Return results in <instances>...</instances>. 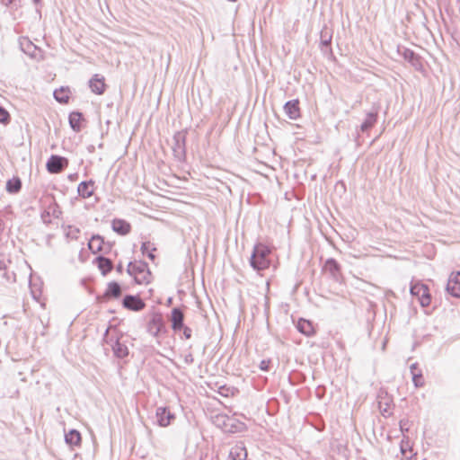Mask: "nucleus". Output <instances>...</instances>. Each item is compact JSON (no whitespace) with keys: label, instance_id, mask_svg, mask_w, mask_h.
<instances>
[{"label":"nucleus","instance_id":"obj_11","mask_svg":"<svg viewBox=\"0 0 460 460\" xmlns=\"http://www.w3.org/2000/svg\"><path fill=\"white\" fill-rule=\"evenodd\" d=\"M323 270L330 274L331 278L338 281L341 277V266L336 260L328 259L323 266Z\"/></svg>","mask_w":460,"mask_h":460},{"label":"nucleus","instance_id":"obj_40","mask_svg":"<svg viewBox=\"0 0 460 460\" xmlns=\"http://www.w3.org/2000/svg\"><path fill=\"white\" fill-rule=\"evenodd\" d=\"M269 364H270V361L262 360L261 362V366H260L261 369L267 371L269 369Z\"/></svg>","mask_w":460,"mask_h":460},{"label":"nucleus","instance_id":"obj_4","mask_svg":"<svg viewBox=\"0 0 460 460\" xmlns=\"http://www.w3.org/2000/svg\"><path fill=\"white\" fill-rule=\"evenodd\" d=\"M68 165V160L60 155H52L47 164L46 168L50 173H59Z\"/></svg>","mask_w":460,"mask_h":460},{"label":"nucleus","instance_id":"obj_22","mask_svg":"<svg viewBox=\"0 0 460 460\" xmlns=\"http://www.w3.org/2000/svg\"><path fill=\"white\" fill-rule=\"evenodd\" d=\"M163 327L164 324L160 317H154L148 323V331L154 336H157L161 330L163 329Z\"/></svg>","mask_w":460,"mask_h":460},{"label":"nucleus","instance_id":"obj_16","mask_svg":"<svg viewBox=\"0 0 460 460\" xmlns=\"http://www.w3.org/2000/svg\"><path fill=\"white\" fill-rule=\"evenodd\" d=\"M94 181L93 180L82 181L77 187V192L83 199H88L93 194Z\"/></svg>","mask_w":460,"mask_h":460},{"label":"nucleus","instance_id":"obj_32","mask_svg":"<svg viewBox=\"0 0 460 460\" xmlns=\"http://www.w3.org/2000/svg\"><path fill=\"white\" fill-rule=\"evenodd\" d=\"M411 377L416 387H421L424 385L421 370H419L418 373H414Z\"/></svg>","mask_w":460,"mask_h":460},{"label":"nucleus","instance_id":"obj_23","mask_svg":"<svg viewBox=\"0 0 460 460\" xmlns=\"http://www.w3.org/2000/svg\"><path fill=\"white\" fill-rule=\"evenodd\" d=\"M81 120H82V113L78 111H73L69 115V124L72 129L75 132H79L81 130Z\"/></svg>","mask_w":460,"mask_h":460},{"label":"nucleus","instance_id":"obj_8","mask_svg":"<svg viewBox=\"0 0 460 460\" xmlns=\"http://www.w3.org/2000/svg\"><path fill=\"white\" fill-rule=\"evenodd\" d=\"M446 289L451 296L460 297V271L449 276Z\"/></svg>","mask_w":460,"mask_h":460},{"label":"nucleus","instance_id":"obj_21","mask_svg":"<svg viewBox=\"0 0 460 460\" xmlns=\"http://www.w3.org/2000/svg\"><path fill=\"white\" fill-rule=\"evenodd\" d=\"M296 328L301 333L306 336H311L314 332L312 323L305 319H300L298 321Z\"/></svg>","mask_w":460,"mask_h":460},{"label":"nucleus","instance_id":"obj_5","mask_svg":"<svg viewBox=\"0 0 460 460\" xmlns=\"http://www.w3.org/2000/svg\"><path fill=\"white\" fill-rule=\"evenodd\" d=\"M88 248L93 253H97L100 252L108 253L111 249V245L110 243H106L102 236L95 234L93 235L89 241Z\"/></svg>","mask_w":460,"mask_h":460},{"label":"nucleus","instance_id":"obj_19","mask_svg":"<svg viewBox=\"0 0 460 460\" xmlns=\"http://www.w3.org/2000/svg\"><path fill=\"white\" fill-rule=\"evenodd\" d=\"M229 460H247V451L243 445H235L229 453Z\"/></svg>","mask_w":460,"mask_h":460},{"label":"nucleus","instance_id":"obj_2","mask_svg":"<svg viewBox=\"0 0 460 460\" xmlns=\"http://www.w3.org/2000/svg\"><path fill=\"white\" fill-rule=\"evenodd\" d=\"M127 271L134 277L137 284L149 282L150 271L147 264L144 261L129 262Z\"/></svg>","mask_w":460,"mask_h":460},{"label":"nucleus","instance_id":"obj_28","mask_svg":"<svg viewBox=\"0 0 460 460\" xmlns=\"http://www.w3.org/2000/svg\"><path fill=\"white\" fill-rule=\"evenodd\" d=\"M332 42V33H330L327 30H323L321 31V45L322 47L328 48L331 46Z\"/></svg>","mask_w":460,"mask_h":460},{"label":"nucleus","instance_id":"obj_41","mask_svg":"<svg viewBox=\"0 0 460 460\" xmlns=\"http://www.w3.org/2000/svg\"><path fill=\"white\" fill-rule=\"evenodd\" d=\"M406 425H407V421H404V420L400 421V429H401L402 432L408 431V428L406 427Z\"/></svg>","mask_w":460,"mask_h":460},{"label":"nucleus","instance_id":"obj_9","mask_svg":"<svg viewBox=\"0 0 460 460\" xmlns=\"http://www.w3.org/2000/svg\"><path fill=\"white\" fill-rule=\"evenodd\" d=\"M156 420L159 426L167 427L175 416L165 407H158L156 410Z\"/></svg>","mask_w":460,"mask_h":460},{"label":"nucleus","instance_id":"obj_20","mask_svg":"<svg viewBox=\"0 0 460 460\" xmlns=\"http://www.w3.org/2000/svg\"><path fill=\"white\" fill-rule=\"evenodd\" d=\"M121 296V288L118 282L112 281L108 284L104 293L106 298H118Z\"/></svg>","mask_w":460,"mask_h":460},{"label":"nucleus","instance_id":"obj_29","mask_svg":"<svg viewBox=\"0 0 460 460\" xmlns=\"http://www.w3.org/2000/svg\"><path fill=\"white\" fill-rule=\"evenodd\" d=\"M66 228L67 231L66 232V237L67 239L76 240L78 238V234L80 233L79 228L72 226H67Z\"/></svg>","mask_w":460,"mask_h":460},{"label":"nucleus","instance_id":"obj_30","mask_svg":"<svg viewBox=\"0 0 460 460\" xmlns=\"http://www.w3.org/2000/svg\"><path fill=\"white\" fill-rule=\"evenodd\" d=\"M54 97L60 103H66L68 102L69 99L68 95L65 93L63 89H60L59 91H55Z\"/></svg>","mask_w":460,"mask_h":460},{"label":"nucleus","instance_id":"obj_36","mask_svg":"<svg viewBox=\"0 0 460 460\" xmlns=\"http://www.w3.org/2000/svg\"><path fill=\"white\" fill-rule=\"evenodd\" d=\"M181 330H183V336L185 339L189 340L191 338L192 331L190 327L184 325Z\"/></svg>","mask_w":460,"mask_h":460},{"label":"nucleus","instance_id":"obj_24","mask_svg":"<svg viewBox=\"0 0 460 460\" xmlns=\"http://www.w3.org/2000/svg\"><path fill=\"white\" fill-rule=\"evenodd\" d=\"M65 440L70 446H78L81 443V434L76 429H71L65 435Z\"/></svg>","mask_w":460,"mask_h":460},{"label":"nucleus","instance_id":"obj_25","mask_svg":"<svg viewBox=\"0 0 460 460\" xmlns=\"http://www.w3.org/2000/svg\"><path fill=\"white\" fill-rule=\"evenodd\" d=\"M376 119H377V112H368L367 114L366 119L363 121V123L360 126L361 131L366 132L368 129H370L376 122Z\"/></svg>","mask_w":460,"mask_h":460},{"label":"nucleus","instance_id":"obj_42","mask_svg":"<svg viewBox=\"0 0 460 460\" xmlns=\"http://www.w3.org/2000/svg\"><path fill=\"white\" fill-rule=\"evenodd\" d=\"M116 270H117V271H118V272L121 273V272H122V270H123V266H122V264H121V263H119V264L117 265V267H116Z\"/></svg>","mask_w":460,"mask_h":460},{"label":"nucleus","instance_id":"obj_43","mask_svg":"<svg viewBox=\"0 0 460 460\" xmlns=\"http://www.w3.org/2000/svg\"><path fill=\"white\" fill-rule=\"evenodd\" d=\"M60 214H61V211H60V210L54 209V211H53V216H54L55 217H58Z\"/></svg>","mask_w":460,"mask_h":460},{"label":"nucleus","instance_id":"obj_18","mask_svg":"<svg viewBox=\"0 0 460 460\" xmlns=\"http://www.w3.org/2000/svg\"><path fill=\"white\" fill-rule=\"evenodd\" d=\"M95 262L98 266V269L101 270L102 275H107L113 269V263L111 260L106 258L104 256H98L95 259Z\"/></svg>","mask_w":460,"mask_h":460},{"label":"nucleus","instance_id":"obj_31","mask_svg":"<svg viewBox=\"0 0 460 460\" xmlns=\"http://www.w3.org/2000/svg\"><path fill=\"white\" fill-rule=\"evenodd\" d=\"M11 117L9 112L2 106H0V123L7 125L10 122Z\"/></svg>","mask_w":460,"mask_h":460},{"label":"nucleus","instance_id":"obj_17","mask_svg":"<svg viewBox=\"0 0 460 460\" xmlns=\"http://www.w3.org/2000/svg\"><path fill=\"white\" fill-rule=\"evenodd\" d=\"M401 54L415 68H419L421 66L420 57L413 50L404 48Z\"/></svg>","mask_w":460,"mask_h":460},{"label":"nucleus","instance_id":"obj_6","mask_svg":"<svg viewBox=\"0 0 460 460\" xmlns=\"http://www.w3.org/2000/svg\"><path fill=\"white\" fill-rule=\"evenodd\" d=\"M122 305L125 308L132 311H141L145 308V302L137 296L126 295L122 300Z\"/></svg>","mask_w":460,"mask_h":460},{"label":"nucleus","instance_id":"obj_12","mask_svg":"<svg viewBox=\"0 0 460 460\" xmlns=\"http://www.w3.org/2000/svg\"><path fill=\"white\" fill-rule=\"evenodd\" d=\"M284 111L290 119H296L300 117L299 101L291 100L285 103Z\"/></svg>","mask_w":460,"mask_h":460},{"label":"nucleus","instance_id":"obj_26","mask_svg":"<svg viewBox=\"0 0 460 460\" xmlns=\"http://www.w3.org/2000/svg\"><path fill=\"white\" fill-rule=\"evenodd\" d=\"M235 419L228 417L226 415L219 414L215 418V423L217 427L221 428L225 432H226L227 425L229 426V422H234Z\"/></svg>","mask_w":460,"mask_h":460},{"label":"nucleus","instance_id":"obj_34","mask_svg":"<svg viewBox=\"0 0 460 460\" xmlns=\"http://www.w3.org/2000/svg\"><path fill=\"white\" fill-rule=\"evenodd\" d=\"M153 244H151L150 242H144L141 245V252L143 254H146L151 249H152Z\"/></svg>","mask_w":460,"mask_h":460},{"label":"nucleus","instance_id":"obj_39","mask_svg":"<svg viewBox=\"0 0 460 460\" xmlns=\"http://www.w3.org/2000/svg\"><path fill=\"white\" fill-rule=\"evenodd\" d=\"M156 250V248L154 246L152 247V249L146 253V256L151 260V261H155V255L154 253V252Z\"/></svg>","mask_w":460,"mask_h":460},{"label":"nucleus","instance_id":"obj_7","mask_svg":"<svg viewBox=\"0 0 460 460\" xmlns=\"http://www.w3.org/2000/svg\"><path fill=\"white\" fill-rule=\"evenodd\" d=\"M172 151L174 156L178 160H181L185 156V137L178 132L173 137Z\"/></svg>","mask_w":460,"mask_h":460},{"label":"nucleus","instance_id":"obj_44","mask_svg":"<svg viewBox=\"0 0 460 460\" xmlns=\"http://www.w3.org/2000/svg\"><path fill=\"white\" fill-rule=\"evenodd\" d=\"M33 1H34L35 3H38V2H39V0H33Z\"/></svg>","mask_w":460,"mask_h":460},{"label":"nucleus","instance_id":"obj_1","mask_svg":"<svg viewBox=\"0 0 460 460\" xmlns=\"http://www.w3.org/2000/svg\"><path fill=\"white\" fill-rule=\"evenodd\" d=\"M270 250L263 243H257L252 251L250 264L257 271L266 270L270 267L269 255Z\"/></svg>","mask_w":460,"mask_h":460},{"label":"nucleus","instance_id":"obj_45","mask_svg":"<svg viewBox=\"0 0 460 460\" xmlns=\"http://www.w3.org/2000/svg\"><path fill=\"white\" fill-rule=\"evenodd\" d=\"M9 3H12V0H8Z\"/></svg>","mask_w":460,"mask_h":460},{"label":"nucleus","instance_id":"obj_27","mask_svg":"<svg viewBox=\"0 0 460 460\" xmlns=\"http://www.w3.org/2000/svg\"><path fill=\"white\" fill-rule=\"evenodd\" d=\"M22 188V181L20 178L14 177L6 182V190L9 193H17Z\"/></svg>","mask_w":460,"mask_h":460},{"label":"nucleus","instance_id":"obj_13","mask_svg":"<svg viewBox=\"0 0 460 460\" xmlns=\"http://www.w3.org/2000/svg\"><path fill=\"white\" fill-rule=\"evenodd\" d=\"M106 342L111 343L113 353L117 358H123L128 355V347L121 343L118 338H116L114 341L111 339V341H107Z\"/></svg>","mask_w":460,"mask_h":460},{"label":"nucleus","instance_id":"obj_3","mask_svg":"<svg viewBox=\"0 0 460 460\" xmlns=\"http://www.w3.org/2000/svg\"><path fill=\"white\" fill-rule=\"evenodd\" d=\"M410 292L411 296L418 297L421 306L429 305L431 296L427 285L420 282L413 283L411 285Z\"/></svg>","mask_w":460,"mask_h":460},{"label":"nucleus","instance_id":"obj_15","mask_svg":"<svg viewBox=\"0 0 460 460\" xmlns=\"http://www.w3.org/2000/svg\"><path fill=\"white\" fill-rule=\"evenodd\" d=\"M89 87L92 92L96 94H102L105 92V83L103 77H99L98 75H94V76L89 81Z\"/></svg>","mask_w":460,"mask_h":460},{"label":"nucleus","instance_id":"obj_33","mask_svg":"<svg viewBox=\"0 0 460 460\" xmlns=\"http://www.w3.org/2000/svg\"><path fill=\"white\" fill-rule=\"evenodd\" d=\"M242 425H243V423L237 421L236 420L234 422H229V426L227 425V428H226V432H230V433L237 432L240 430Z\"/></svg>","mask_w":460,"mask_h":460},{"label":"nucleus","instance_id":"obj_38","mask_svg":"<svg viewBox=\"0 0 460 460\" xmlns=\"http://www.w3.org/2000/svg\"><path fill=\"white\" fill-rule=\"evenodd\" d=\"M410 370H411V376L414 375V373H418V371L420 370L418 363L411 364L410 366Z\"/></svg>","mask_w":460,"mask_h":460},{"label":"nucleus","instance_id":"obj_37","mask_svg":"<svg viewBox=\"0 0 460 460\" xmlns=\"http://www.w3.org/2000/svg\"><path fill=\"white\" fill-rule=\"evenodd\" d=\"M184 362L187 364V365H190L194 362V358L192 356L191 353H188L185 355L184 357Z\"/></svg>","mask_w":460,"mask_h":460},{"label":"nucleus","instance_id":"obj_35","mask_svg":"<svg viewBox=\"0 0 460 460\" xmlns=\"http://www.w3.org/2000/svg\"><path fill=\"white\" fill-rule=\"evenodd\" d=\"M408 449H410L408 441L404 442V440H402V443H401V452H402V456H405V457H409L407 456V450Z\"/></svg>","mask_w":460,"mask_h":460},{"label":"nucleus","instance_id":"obj_10","mask_svg":"<svg viewBox=\"0 0 460 460\" xmlns=\"http://www.w3.org/2000/svg\"><path fill=\"white\" fill-rule=\"evenodd\" d=\"M172 328L174 332L181 331L184 327V314L179 307H174L171 313Z\"/></svg>","mask_w":460,"mask_h":460},{"label":"nucleus","instance_id":"obj_14","mask_svg":"<svg viewBox=\"0 0 460 460\" xmlns=\"http://www.w3.org/2000/svg\"><path fill=\"white\" fill-rule=\"evenodd\" d=\"M111 227L114 232L121 235L128 234L131 229L130 224L128 222L119 218L112 220Z\"/></svg>","mask_w":460,"mask_h":460}]
</instances>
